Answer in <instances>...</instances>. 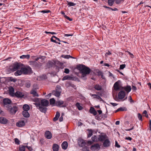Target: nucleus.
I'll return each mask as SVG.
<instances>
[{
  "mask_svg": "<svg viewBox=\"0 0 151 151\" xmlns=\"http://www.w3.org/2000/svg\"><path fill=\"white\" fill-rule=\"evenodd\" d=\"M69 71H70L68 69L65 68V70L64 71V72L65 73L68 74L69 73Z\"/></svg>",
  "mask_w": 151,
  "mask_h": 151,
  "instance_id": "obj_60",
  "label": "nucleus"
},
{
  "mask_svg": "<svg viewBox=\"0 0 151 151\" xmlns=\"http://www.w3.org/2000/svg\"><path fill=\"white\" fill-rule=\"evenodd\" d=\"M45 135L46 138L48 139H51L52 137V134L48 131H47L45 132Z\"/></svg>",
  "mask_w": 151,
  "mask_h": 151,
  "instance_id": "obj_13",
  "label": "nucleus"
},
{
  "mask_svg": "<svg viewBox=\"0 0 151 151\" xmlns=\"http://www.w3.org/2000/svg\"><path fill=\"white\" fill-rule=\"evenodd\" d=\"M7 110L10 112V114H15L18 111L17 107L14 105L12 106L8 105L7 106Z\"/></svg>",
  "mask_w": 151,
  "mask_h": 151,
  "instance_id": "obj_2",
  "label": "nucleus"
},
{
  "mask_svg": "<svg viewBox=\"0 0 151 151\" xmlns=\"http://www.w3.org/2000/svg\"><path fill=\"white\" fill-rule=\"evenodd\" d=\"M61 57L63 58H65L66 59H69V58H72V57L70 56V55H62L61 56Z\"/></svg>",
  "mask_w": 151,
  "mask_h": 151,
  "instance_id": "obj_45",
  "label": "nucleus"
},
{
  "mask_svg": "<svg viewBox=\"0 0 151 151\" xmlns=\"http://www.w3.org/2000/svg\"><path fill=\"white\" fill-rule=\"evenodd\" d=\"M80 142H81V146H83V145H84L86 144L85 142L83 140L80 141Z\"/></svg>",
  "mask_w": 151,
  "mask_h": 151,
  "instance_id": "obj_57",
  "label": "nucleus"
},
{
  "mask_svg": "<svg viewBox=\"0 0 151 151\" xmlns=\"http://www.w3.org/2000/svg\"><path fill=\"white\" fill-rule=\"evenodd\" d=\"M64 17L67 19L68 20H69L70 21H72V19L70 18L69 17L67 16L66 15H65Z\"/></svg>",
  "mask_w": 151,
  "mask_h": 151,
  "instance_id": "obj_59",
  "label": "nucleus"
},
{
  "mask_svg": "<svg viewBox=\"0 0 151 151\" xmlns=\"http://www.w3.org/2000/svg\"><path fill=\"white\" fill-rule=\"evenodd\" d=\"M54 64L55 65H61V63L60 61H58L54 62Z\"/></svg>",
  "mask_w": 151,
  "mask_h": 151,
  "instance_id": "obj_56",
  "label": "nucleus"
},
{
  "mask_svg": "<svg viewBox=\"0 0 151 151\" xmlns=\"http://www.w3.org/2000/svg\"><path fill=\"white\" fill-rule=\"evenodd\" d=\"M41 12L42 13H48L51 12L49 10H42L40 12Z\"/></svg>",
  "mask_w": 151,
  "mask_h": 151,
  "instance_id": "obj_54",
  "label": "nucleus"
},
{
  "mask_svg": "<svg viewBox=\"0 0 151 151\" xmlns=\"http://www.w3.org/2000/svg\"><path fill=\"white\" fill-rule=\"evenodd\" d=\"M61 87L60 86H57L55 88V91H61Z\"/></svg>",
  "mask_w": 151,
  "mask_h": 151,
  "instance_id": "obj_51",
  "label": "nucleus"
},
{
  "mask_svg": "<svg viewBox=\"0 0 151 151\" xmlns=\"http://www.w3.org/2000/svg\"><path fill=\"white\" fill-rule=\"evenodd\" d=\"M61 91H52V94L55 96L59 97L60 95Z\"/></svg>",
  "mask_w": 151,
  "mask_h": 151,
  "instance_id": "obj_26",
  "label": "nucleus"
},
{
  "mask_svg": "<svg viewBox=\"0 0 151 151\" xmlns=\"http://www.w3.org/2000/svg\"><path fill=\"white\" fill-rule=\"evenodd\" d=\"M34 104H35V105L37 107H39V108L40 106H41V103L40 104V103H34Z\"/></svg>",
  "mask_w": 151,
  "mask_h": 151,
  "instance_id": "obj_58",
  "label": "nucleus"
},
{
  "mask_svg": "<svg viewBox=\"0 0 151 151\" xmlns=\"http://www.w3.org/2000/svg\"><path fill=\"white\" fill-rule=\"evenodd\" d=\"M122 89L125 90L127 92H129L131 90V86H126L122 87Z\"/></svg>",
  "mask_w": 151,
  "mask_h": 151,
  "instance_id": "obj_19",
  "label": "nucleus"
},
{
  "mask_svg": "<svg viewBox=\"0 0 151 151\" xmlns=\"http://www.w3.org/2000/svg\"><path fill=\"white\" fill-rule=\"evenodd\" d=\"M29 65L34 68H39L42 65V64L40 62L35 61H29Z\"/></svg>",
  "mask_w": 151,
  "mask_h": 151,
  "instance_id": "obj_5",
  "label": "nucleus"
},
{
  "mask_svg": "<svg viewBox=\"0 0 151 151\" xmlns=\"http://www.w3.org/2000/svg\"><path fill=\"white\" fill-rule=\"evenodd\" d=\"M100 149V146L98 143H96L90 147V149L92 151L99 150Z\"/></svg>",
  "mask_w": 151,
  "mask_h": 151,
  "instance_id": "obj_6",
  "label": "nucleus"
},
{
  "mask_svg": "<svg viewBox=\"0 0 151 151\" xmlns=\"http://www.w3.org/2000/svg\"><path fill=\"white\" fill-rule=\"evenodd\" d=\"M22 114L23 116L25 117L28 118L29 116V114L28 111H23L22 112Z\"/></svg>",
  "mask_w": 151,
  "mask_h": 151,
  "instance_id": "obj_28",
  "label": "nucleus"
},
{
  "mask_svg": "<svg viewBox=\"0 0 151 151\" xmlns=\"http://www.w3.org/2000/svg\"><path fill=\"white\" fill-rule=\"evenodd\" d=\"M138 117L139 120L141 121H142V116L140 114L138 113Z\"/></svg>",
  "mask_w": 151,
  "mask_h": 151,
  "instance_id": "obj_48",
  "label": "nucleus"
},
{
  "mask_svg": "<svg viewBox=\"0 0 151 151\" xmlns=\"http://www.w3.org/2000/svg\"><path fill=\"white\" fill-rule=\"evenodd\" d=\"M75 106H76V107L79 110H82L83 109V108L82 107V106H81L80 105V104L79 103H78V102L76 104Z\"/></svg>",
  "mask_w": 151,
  "mask_h": 151,
  "instance_id": "obj_36",
  "label": "nucleus"
},
{
  "mask_svg": "<svg viewBox=\"0 0 151 151\" xmlns=\"http://www.w3.org/2000/svg\"><path fill=\"white\" fill-rule=\"evenodd\" d=\"M115 0H108V3L110 6H112L114 4Z\"/></svg>",
  "mask_w": 151,
  "mask_h": 151,
  "instance_id": "obj_43",
  "label": "nucleus"
},
{
  "mask_svg": "<svg viewBox=\"0 0 151 151\" xmlns=\"http://www.w3.org/2000/svg\"><path fill=\"white\" fill-rule=\"evenodd\" d=\"M15 142V143L17 145L19 144V140L17 138H15L14 139Z\"/></svg>",
  "mask_w": 151,
  "mask_h": 151,
  "instance_id": "obj_52",
  "label": "nucleus"
},
{
  "mask_svg": "<svg viewBox=\"0 0 151 151\" xmlns=\"http://www.w3.org/2000/svg\"><path fill=\"white\" fill-rule=\"evenodd\" d=\"M25 125V123L23 120L19 121L16 123V125L18 127H21Z\"/></svg>",
  "mask_w": 151,
  "mask_h": 151,
  "instance_id": "obj_18",
  "label": "nucleus"
},
{
  "mask_svg": "<svg viewBox=\"0 0 151 151\" xmlns=\"http://www.w3.org/2000/svg\"><path fill=\"white\" fill-rule=\"evenodd\" d=\"M125 96V93L124 91H121L118 93V96L119 99H123L124 98Z\"/></svg>",
  "mask_w": 151,
  "mask_h": 151,
  "instance_id": "obj_10",
  "label": "nucleus"
},
{
  "mask_svg": "<svg viewBox=\"0 0 151 151\" xmlns=\"http://www.w3.org/2000/svg\"><path fill=\"white\" fill-rule=\"evenodd\" d=\"M61 146L62 148L65 150H66L68 147V143L66 141H64L63 142Z\"/></svg>",
  "mask_w": 151,
  "mask_h": 151,
  "instance_id": "obj_23",
  "label": "nucleus"
},
{
  "mask_svg": "<svg viewBox=\"0 0 151 151\" xmlns=\"http://www.w3.org/2000/svg\"><path fill=\"white\" fill-rule=\"evenodd\" d=\"M8 120L3 117H0V123L3 124H6L7 123Z\"/></svg>",
  "mask_w": 151,
  "mask_h": 151,
  "instance_id": "obj_20",
  "label": "nucleus"
},
{
  "mask_svg": "<svg viewBox=\"0 0 151 151\" xmlns=\"http://www.w3.org/2000/svg\"><path fill=\"white\" fill-rule=\"evenodd\" d=\"M76 4H75L72 2H69L68 3V5H69V6H74Z\"/></svg>",
  "mask_w": 151,
  "mask_h": 151,
  "instance_id": "obj_49",
  "label": "nucleus"
},
{
  "mask_svg": "<svg viewBox=\"0 0 151 151\" xmlns=\"http://www.w3.org/2000/svg\"><path fill=\"white\" fill-rule=\"evenodd\" d=\"M26 148H27L28 150L29 151H32L33 150V149L32 147L29 146H26Z\"/></svg>",
  "mask_w": 151,
  "mask_h": 151,
  "instance_id": "obj_55",
  "label": "nucleus"
},
{
  "mask_svg": "<svg viewBox=\"0 0 151 151\" xmlns=\"http://www.w3.org/2000/svg\"><path fill=\"white\" fill-rule=\"evenodd\" d=\"M120 83V81L119 80L116 82L114 85V89L116 91H117L120 89L119 84Z\"/></svg>",
  "mask_w": 151,
  "mask_h": 151,
  "instance_id": "obj_12",
  "label": "nucleus"
},
{
  "mask_svg": "<svg viewBox=\"0 0 151 151\" xmlns=\"http://www.w3.org/2000/svg\"><path fill=\"white\" fill-rule=\"evenodd\" d=\"M59 147V145L56 144L53 145L52 149L53 151H58Z\"/></svg>",
  "mask_w": 151,
  "mask_h": 151,
  "instance_id": "obj_22",
  "label": "nucleus"
},
{
  "mask_svg": "<svg viewBox=\"0 0 151 151\" xmlns=\"http://www.w3.org/2000/svg\"><path fill=\"white\" fill-rule=\"evenodd\" d=\"M60 114L59 112L58 111H57L56 112L55 117H54L53 119V120L54 121H56L58 119L59 117H60Z\"/></svg>",
  "mask_w": 151,
  "mask_h": 151,
  "instance_id": "obj_27",
  "label": "nucleus"
},
{
  "mask_svg": "<svg viewBox=\"0 0 151 151\" xmlns=\"http://www.w3.org/2000/svg\"><path fill=\"white\" fill-rule=\"evenodd\" d=\"M22 108L23 109V111H28L29 110L30 107L27 104H25L23 106Z\"/></svg>",
  "mask_w": 151,
  "mask_h": 151,
  "instance_id": "obj_29",
  "label": "nucleus"
},
{
  "mask_svg": "<svg viewBox=\"0 0 151 151\" xmlns=\"http://www.w3.org/2000/svg\"><path fill=\"white\" fill-rule=\"evenodd\" d=\"M110 145V142L108 139L105 140L103 143V145L105 147H109Z\"/></svg>",
  "mask_w": 151,
  "mask_h": 151,
  "instance_id": "obj_11",
  "label": "nucleus"
},
{
  "mask_svg": "<svg viewBox=\"0 0 151 151\" xmlns=\"http://www.w3.org/2000/svg\"><path fill=\"white\" fill-rule=\"evenodd\" d=\"M77 68L79 70L80 73L82 74L81 77L82 78H85L87 75L89 74L91 71L89 67L82 64L78 65Z\"/></svg>",
  "mask_w": 151,
  "mask_h": 151,
  "instance_id": "obj_1",
  "label": "nucleus"
},
{
  "mask_svg": "<svg viewBox=\"0 0 151 151\" xmlns=\"http://www.w3.org/2000/svg\"><path fill=\"white\" fill-rule=\"evenodd\" d=\"M75 78L73 75H67L64 76L62 78L63 81L68 80H73Z\"/></svg>",
  "mask_w": 151,
  "mask_h": 151,
  "instance_id": "obj_9",
  "label": "nucleus"
},
{
  "mask_svg": "<svg viewBox=\"0 0 151 151\" xmlns=\"http://www.w3.org/2000/svg\"><path fill=\"white\" fill-rule=\"evenodd\" d=\"M82 150L83 151H90L89 147L86 146H84L82 147Z\"/></svg>",
  "mask_w": 151,
  "mask_h": 151,
  "instance_id": "obj_41",
  "label": "nucleus"
},
{
  "mask_svg": "<svg viewBox=\"0 0 151 151\" xmlns=\"http://www.w3.org/2000/svg\"><path fill=\"white\" fill-rule=\"evenodd\" d=\"M97 136L96 135H94L91 137V139L93 141L95 142V141H97Z\"/></svg>",
  "mask_w": 151,
  "mask_h": 151,
  "instance_id": "obj_50",
  "label": "nucleus"
},
{
  "mask_svg": "<svg viewBox=\"0 0 151 151\" xmlns=\"http://www.w3.org/2000/svg\"><path fill=\"white\" fill-rule=\"evenodd\" d=\"M143 116L147 118H148V115L147 114V111L146 110H144L142 113Z\"/></svg>",
  "mask_w": 151,
  "mask_h": 151,
  "instance_id": "obj_40",
  "label": "nucleus"
},
{
  "mask_svg": "<svg viewBox=\"0 0 151 151\" xmlns=\"http://www.w3.org/2000/svg\"><path fill=\"white\" fill-rule=\"evenodd\" d=\"M21 70L22 71L23 73L24 74L27 75L30 74L31 73L32 69L30 67L28 66L26 68L22 67Z\"/></svg>",
  "mask_w": 151,
  "mask_h": 151,
  "instance_id": "obj_4",
  "label": "nucleus"
},
{
  "mask_svg": "<svg viewBox=\"0 0 151 151\" xmlns=\"http://www.w3.org/2000/svg\"><path fill=\"white\" fill-rule=\"evenodd\" d=\"M9 94L12 96H14L15 93L14 92V89L12 86H10L9 88Z\"/></svg>",
  "mask_w": 151,
  "mask_h": 151,
  "instance_id": "obj_15",
  "label": "nucleus"
},
{
  "mask_svg": "<svg viewBox=\"0 0 151 151\" xmlns=\"http://www.w3.org/2000/svg\"><path fill=\"white\" fill-rule=\"evenodd\" d=\"M94 88L97 91H100L102 89V87L99 84H96L94 86Z\"/></svg>",
  "mask_w": 151,
  "mask_h": 151,
  "instance_id": "obj_30",
  "label": "nucleus"
},
{
  "mask_svg": "<svg viewBox=\"0 0 151 151\" xmlns=\"http://www.w3.org/2000/svg\"><path fill=\"white\" fill-rule=\"evenodd\" d=\"M49 101L45 99H43L41 101V105L42 106L47 107L48 106Z\"/></svg>",
  "mask_w": 151,
  "mask_h": 151,
  "instance_id": "obj_14",
  "label": "nucleus"
},
{
  "mask_svg": "<svg viewBox=\"0 0 151 151\" xmlns=\"http://www.w3.org/2000/svg\"><path fill=\"white\" fill-rule=\"evenodd\" d=\"M20 58L21 59L26 58L28 59L30 58V55H23L20 56Z\"/></svg>",
  "mask_w": 151,
  "mask_h": 151,
  "instance_id": "obj_38",
  "label": "nucleus"
},
{
  "mask_svg": "<svg viewBox=\"0 0 151 151\" xmlns=\"http://www.w3.org/2000/svg\"><path fill=\"white\" fill-rule=\"evenodd\" d=\"M23 64L22 63H15L13 64L12 69L13 71H15L22 67Z\"/></svg>",
  "mask_w": 151,
  "mask_h": 151,
  "instance_id": "obj_3",
  "label": "nucleus"
},
{
  "mask_svg": "<svg viewBox=\"0 0 151 151\" xmlns=\"http://www.w3.org/2000/svg\"><path fill=\"white\" fill-rule=\"evenodd\" d=\"M24 96V93L19 91H17L15 93L13 97L18 98H22Z\"/></svg>",
  "mask_w": 151,
  "mask_h": 151,
  "instance_id": "obj_7",
  "label": "nucleus"
},
{
  "mask_svg": "<svg viewBox=\"0 0 151 151\" xmlns=\"http://www.w3.org/2000/svg\"><path fill=\"white\" fill-rule=\"evenodd\" d=\"M126 65L124 64L121 65H120L119 69H123L125 67Z\"/></svg>",
  "mask_w": 151,
  "mask_h": 151,
  "instance_id": "obj_53",
  "label": "nucleus"
},
{
  "mask_svg": "<svg viewBox=\"0 0 151 151\" xmlns=\"http://www.w3.org/2000/svg\"><path fill=\"white\" fill-rule=\"evenodd\" d=\"M93 143V142L91 141H88L87 142V144L88 145H92Z\"/></svg>",
  "mask_w": 151,
  "mask_h": 151,
  "instance_id": "obj_62",
  "label": "nucleus"
},
{
  "mask_svg": "<svg viewBox=\"0 0 151 151\" xmlns=\"http://www.w3.org/2000/svg\"><path fill=\"white\" fill-rule=\"evenodd\" d=\"M44 107V106H42L41 105V106H40L38 109L41 112L45 113L47 111V108L46 107Z\"/></svg>",
  "mask_w": 151,
  "mask_h": 151,
  "instance_id": "obj_24",
  "label": "nucleus"
},
{
  "mask_svg": "<svg viewBox=\"0 0 151 151\" xmlns=\"http://www.w3.org/2000/svg\"><path fill=\"white\" fill-rule=\"evenodd\" d=\"M8 80L10 81L15 82L16 81V80L12 77H9L8 78Z\"/></svg>",
  "mask_w": 151,
  "mask_h": 151,
  "instance_id": "obj_46",
  "label": "nucleus"
},
{
  "mask_svg": "<svg viewBox=\"0 0 151 151\" xmlns=\"http://www.w3.org/2000/svg\"><path fill=\"white\" fill-rule=\"evenodd\" d=\"M22 73H23V72L22 70H21V68L20 70H17L16 72H15L14 75L16 76H18L21 75Z\"/></svg>",
  "mask_w": 151,
  "mask_h": 151,
  "instance_id": "obj_33",
  "label": "nucleus"
},
{
  "mask_svg": "<svg viewBox=\"0 0 151 151\" xmlns=\"http://www.w3.org/2000/svg\"><path fill=\"white\" fill-rule=\"evenodd\" d=\"M127 110V109L126 107H120L115 111V113H116L119 111H124Z\"/></svg>",
  "mask_w": 151,
  "mask_h": 151,
  "instance_id": "obj_31",
  "label": "nucleus"
},
{
  "mask_svg": "<svg viewBox=\"0 0 151 151\" xmlns=\"http://www.w3.org/2000/svg\"><path fill=\"white\" fill-rule=\"evenodd\" d=\"M26 148V146L22 145L19 146V151H25Z\"/></svg>",
  "mask_w": 151,
  "mask_h": 151,
  "instance_id": "obj_37",
  "label": "nucleus"
},
{
  "mask_svg": "<svg viewBox=\"0 0 151 151\" xmlns=\"http://www.w3.org/2000/svg\"><path fill=\"white\" fill-rule=\"evenodd\" d=\"M129 101L130 102H134V101L132 100V97L131 96H130L129 97Z\"/></svg>",
  "mask_w": 151,
  "mask_h": 151,
  "instance_id": "obj_63",
  "label": "nucleus"
},
{
  "mask_svg": "<svg viewBox=\"0 0 151 151\" xmlns=\"http://www.w3.org/2000/svg\"><path fill=\"white\" fill-rule=\"evenodd\" d=\"M3 101L4 104L5 105L9 104L11 103V101L7 98L4 99Z\"/></svg>",
  "mask_w": 151,
  "mask_h": 151,
  "instance_id": "obj_21",
  "label": "nucleus"
},
{
  "mask_svg": "<svg viewBox=\"0 0 151 151\" xmlns=\"http://www.w3.org/2000/svg\"><path fill=\"white\" fill-rule=\"evenodd\" d=\"M115 146L118 148H119L120 147V145L118 144L117 141H115Z\"/></svg>",
  "mask_w": 151,
  "mask_h": 151,
  "instance_id": "obj_61",
  "label": "nucleus"
},
{
  "mask_svg": "<svg viewBox=\"0 0 151 151\" xmlns=\"http://www.w3.org/2000/svg\"><path fill=\"white\" fill-rule=\"evenodd\" d=\"M89 112L93 114L94 116L96 115L97 114V112L94 108L92 107L90 108Z\"/></svg>",
  "mask_w": 151,
  "mask_h": 151,
  "instance_id": "obj_25",
  "label": "nucleus"
},
{
  "mask_svg": "<svg viewBox=\"0 0 151 151\" xmlns=\"http://www.w3.org/2000/svg\"><path fill=\"white\" fill-rule=\"evenodd\" d=\"M107 136L106 135H99V136L98 140L99 141L103 142L104 141L106 138Z\"/></svg>",
  "mask_w": 151,
  "mask_h": 151,
  "instance_id": "obj_17",
  "label": "nucleus"
},
{
  "mask_svg": "<svg viewBox=\"0 0 151 151\" xmlns=\"http://www.w3.org/2000/svg\"><path fill=\"white\" fill-rule=\"evenodd\" d=\"M87 131L88 137H90L93 134V131L91 129H88Z\"/></svg>",
  "mask_w": 151,
  "mask_h": 151,
  "instance_id": "obj_35",
  "label": "nucleus"
},
{
  "mask_svg": "<svg viewBox=\"0 0 151 151\" xmlns=\"http://www.w3.org/2000/svg\"><path fill=\"white\" fill-rule=\"evenodd\" d=\"M55 100L54 98H52L50 100V104L51 105L55 104Z\"/></svg>",
  "mask_w": 151,
  "mask_h": 151,
  "instance_id": "obj_42",
  "label": "nucleus"
},
{
  "mask_svg": "<svg viewBox=\"0 0 151 151\" xmlns=\"http://www.w3.org/2000/svg\"><path fill=\"white\" fill-rule=\"evenodd\" d=\"M47 66L49 68L53 66L54 65V62H53L51 61H49L47 64Z\"/></svg>",
  "mask_w": 151,
  "mask_h": 151,
  "instance_id": "obj_34",
  "label": "nucleus"
},
{
  "mask_svg": "<svg viewBox=\"0 0 151 151\" xmlns=\"http://www.w3.org/2000/svg\"><path fill=\"white\" fill-rule=\"evenodd\" d=\"M53 38H55L56 40H57L59 41H60V40L59 38H58L57 37H55L54 36H52V37H51V42H54L55 43H58V42H56L55 40L53 39Z\"/></svg>",
  "mask_w": 151,
  "mask_h": 151,
  "instance_id": "obj_32",
  "label": "nucleus"
},
{
  "mask_svg": "<svg viewBox=\"0 0 151 151\" xmlns=\"http://www.w3.org/2000/svg\"><path fill=\"white\" fill-rule=\"evenodd\" d=\"M130 127H131V128L129 129H125V130L126 131H130V130H132V129H134V126H133V124H130Z\"/></svg>",
  "mask_w": 151,
  "mask_h": 151,
  "instance_id": "obj_47",
  "label": "nucleus"
},
{
  "mask_svg": "<svg viewBox=\"0 0 151 151\" xmlns=\"http://www.w3.org/2000/svg\"><path fill=\"white\" fill-rule=\"evenodd\" d=\"M37 89L35 88H33L30 91V94L32 95L34 97H38L39 95L37 92Z\"/></svg>",
  "mask_w": 151,
  "mask_h": 151,
  "instance_id": "obj_8",
  "label": "nucleus"
},
{
  "mask_svg": "<svg viewBox=\"0 0 151 151\" xmlns=\"http://www.w3.org/2000/svg\"><path fill=\"white\" fill-rule=\"evenodd\" d=\"M39 99L38 98H35L34 99V101L35 102H38L39 101Z\"/></svg>",
  "mask_w": 151,
  "mask_h": 151,
  "instance_id": "obj_64",
  "label": "nucleus"
},
{
  "mask_svg": "<svg viewBox=\"0 0 151 151\" xmlns=\"http://www.w3.org/2000/svg\"><path fill=\"white\" fill-rule=\"evenodd\" d=\"M64 104V101H57L55 102V105L58 106H60L62 105L61 107H64L66 106L65 105H63Z\"/></svg>",
  "mask_w": 151,
  "mask_h": 151,
  "instance_id": "obj_16",
  "label": "nucleus"
},
{
  "mask_svg": "<svg viewBox=\"0 0 151 151\" xmlns=\"http://www.w3.org/2000/svg\"><path fill=\"white\" fill-rule=\"evenodd\" d=\"M24 85L26 87L29 88L31 86V83L30 82L27 81L25 82Z\"/></svg>",
  "mask_w": 151,
  "mask_h": 151,
  "instance_id": "obj_44",
  "label": "nucleus"
},
{
  "mask_svg": "<svg viewBox=\"0 0 151 151\" xmlns=\"http://www.w3.org/2000/svg\"><path fill=\"white\" fill-rule=\"evenodd\" d=\"M150 7L151 9V6L148 5H147L143 7L142 8H140V10L142 9L141 10V12L142 13H144L145 12V8L146 7Z\"/></svg>",
  "mask_w": 151,
  "mask_h": 151,
  "instance_id": "obj_39",
  "label": "nucleus"
}]
</instances>
